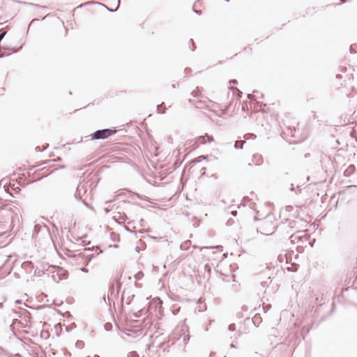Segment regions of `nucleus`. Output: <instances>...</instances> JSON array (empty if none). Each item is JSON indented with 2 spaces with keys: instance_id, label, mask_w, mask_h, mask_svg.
<instances>
[{
  "instance_id": "4d7b16f0",
  "label": "nucleus",
  "mask_w": 357,
  "mask_h": 357,
  "mask_svg": "<svg viewBox=\"0 0 357 357\" xmlns=\"http://www.w3.org/2000/svg\"><path fill=\"white\" fill-rule=\"evenodd\" d=\"M90 181H91V186L93 184V178H91Z\"/></svg>"
},
{
  "instance_id": "e2e57ef3",
  "label": "nucleus",
  "mask_w": 357,
  "mask_h": 357,
  "mask_svg": "<svg viewBox=\"0 0 357 357\" xmlns=\"http://www.w3.org/2000/svg\"><path fill=\"white\" fill-rule=\"evenodd\" d=\"M135 286H136V287H139V284L135 283Z\"/></svg>"
},
{
  "instance_id": "ddd939ff",
  "label": "nucleus",
  "mask_w": 357,
  "mask_h": 357,
  "mask_svg": "<svg viewBox=\"0 0 357 357\" xmlns=\"http://www.w3.org/2000/svg\"><path fill=\"white\" fill-rule=\"evenodd\" d=\"M355 166L354 165H350L349 167L345 170L344 172V176H349L351 175L352 173L355 171Z\"/></svg>"
},
{
  "instance_id": "3c124183",
  "label": "nucleus",
  "mask_w": 357,
  "mask_h": 357,
  "mask_svg": "<svg viewBox=\"0 0 357 357\" xmlns=\"http://www.w3.org/2000/svg\"><path fill=\"white\" fill-rule=\"evenodd\" d=\"M163 351H165H165H167V352H168V351H169L168 348H167V347H165V348H163Z\"/></svg>"
},
{
  "instance_id": "c85d7f7f",
  "label": "nucleus",
  "mask_w": 357,
  "mask_h": 357,
  "mask_svg": "<svg viewBox=\"0 0 357 357\" xmlns=\"http://www.w3.org/2000/svg\"><path fill=\"white\" fill-rule=\"evenodd\" d=\"M190 335H185L183 337V342L185 343V344H187L188 342L190 340Z\"/></svg>"
},
{
  "instance_id": "c756f323",
  "label": "nucleus",
  "mask_w": 357,
  "mask_h": 357,
  "mask_svg": "<svg viewBox=\"0 0 357 357\" xmlns=\"http://www.w3.org/2000/svg\"><path fill=\"white\" fill-rule=\"evenodd\" d=\"M228 330L229 331H234L236 330V325L234 324H231L228 326Z\"/></svg>"
},
{
  "instance_id": "4468645a",
  "label": "nucleus",
  "mask_w": 357,
  "mask_h": 357,
  "mask_svg": "<svg viewBox=\"0 0 357 357\" xmlns=\"http://www.w3.org/2000/svg\"><path fill=\"white\" fill-rule=\"evenodd\" d=\"M77 192H78V194L82 197H84V195H86V190L84 184L79 185L78 186Z\"/></svg>"
},
{
  "instance_id": "e433bc0d",
  "label": "nucleus",
  "mask_w": 357,
  "mask_h": 357,
  "mask_svg": "<svg viewBox=\"0 0 357 357\" xmlns=\"http://www.w3.org/2000/svg\"><path fill=\"white\" fill-rule=\"evenodd\" d=\"M237 211H231L230 214L232 215V216H236L237 215Z\"/></svg>"
},
{
  "instance_id": "0e129e2a",
  "label": "nucleus",
  "mask_w": 357,
  "mask_h": 357,
  "mask_svg": "<svg viewBox=\"0 0 357 357\" xmlns=\"http://www.w3.org/2000/svg\"><path fill=\"white\" fill-rule=\"evenodd\" d=\"M4 35V33L0 35V38H1L3 37V36Z\"/></svg>"
},
{
  "instance_id": "79ce46f5",
  "label": "nucleus",
  "mask_w": 357,
  "mask_h": 357,
  "mask_svg": "<svg viewBox=\"0 0 357 357\" xmlns=\"http://www.w3.org/2000/svg\"><path fill=\"white\" fill-rule=\"evenodd\" d=\"M226 223L230 224V223H234V220L231 218L229 219Z\"/></svg>"
},
{
  "instance_id": "9b49d317",
  "label": "nucleus",
  "mask_w": 357,
  "mask_h": 357,
  "mask_svg": "<svg viewBox=\"0 0 357 357\" xmlns=\"http://www.w3.org/2000/svg\"><path fill=\"white\" fill-rule=\"evenodd\" d=\"M252 162L255 165H261L263 162V158L261 155L255 154L252 157Z\"/></svg>"
},
{
  "instance_id": "7ed1b4c3",
  "label": "nucleus",
  "mask_w": 357,
  "mask_h": 357,
  "mask_svg": "<svg viewBox=\"0 0 357 357\" xmlns=\"http://www.w3.org/2000/svg\"><path fill=\"white\" fill-rule=\"evenodd\" d=\"M73 260L78 270L88 273L89 271L85 266L89 262V255H86L84 252H79L73 256Z\"/></svg>"
},
{
  "instance_id": "6e6552de",
  "label": "nucleus",
  "mask_w": 357,
  "mask_h": 357,
  "mask_svg": "<svg viewBox=\"0 0 357 357\" xmlns=\"http://www.w3.org/2000/svg\"><path fill=\"white\" fill-rule=\"evenodd\" d=\"M103 251V249H102L100 245L91 247V260L98 255L102 253Z\"/></svg>"
},
{
  "instance_id": "9d476101",
  "label": "nucleus",
  "mask_w": 357,
  "mask_h": 357,
  "mask_svg": "<svg viewBox=\"0 0 357 357\" xmlns=\"http://www.w3.org/2000/svg\"><path fill=\"white\" fill-rule=\"evenodd\" d=\"M237 83H238V81H237L236 79H231V80L229 81V84H230L229 88H230L231 90H233V91H234V92H235V91H236L238 92V94L236 95V96H237V98H238V100H240V98H241V97L242 92H241V91H240L236 88V87H233V86H231V84H237Z\"/></svg>"
},
{
  "instance_id": "8fccbe9b",
  "label": "nucleus",
  "mask_w": 357,
  "mask_h": 357,
  "mask_svg": "<svg viewBox=\"0 0 357 357\" xmlns=\"http://www.w3.org/2000/svg\"><path fill=\"white\" fill-rule=\"evenodd\" d=\"M230 347H232V348H236V345L234 343H231Z\"/></svg>"
},
{
  "instance_id": "69168bd1",
  "label": "nucleus",
  "mask_w": 357,
  "mask_h": 357,
  "mask_svg": "<svg viewBox=\"0 0 357 357\" xmlns=\"http://www.w3.org/2000/svg\"><path fill=\"white\" fill-rule=\"evenodd\" d=\"M305 223L308 224L310 222L308 221L305 220Z\"/></svg>"
},
{
  "instance_id": "052dcab7",
  "label": "nucleus",
  "mask_w": 357,
  "mask_h": 357,
  "mask_svg": "<svg viewBox=\"0 0 357 357\" xmlns=\"http://www.w3.org/2000/svg\"><path fill=\"white\" fill-rule=\"evenodd\" d=\"M90 209H91V211H93L94 210V208H93V207L92 206H91Z\"/></svg>"
},
{
  "instance_id": "338daca9",
  "label": "nucleus",
  "mask_w": 357,
  "mask_h": 357,
  "mask_svg": "<svg viewBox=\"0 0 357 357\" xmlns=\"http://www.w3.org/2000/svg\"><path fill=\"white\" fill-rule=\"evenodd\" d=\"M89 250V248H85L84 251Z\"/></svg>"
},
{
  "instance_id": "37998d69",
  "label": "nucleus",
  "mask_w": 357,
  "mask_h": 357,
  "mask_svg": "<svg viewBox=\"0 0 357 357\" xmlns=\"http://www.w3.org/2000/svg\"><path fill=\"white\" fill-rule=\"evenodd\" d=\"M180 337H178V338H174V339L172 340V344H175V342H176L178 340H179V338H180Z\"/></svg>"
},
{
  "instance_id": "6e6d98bb",
  "label": "nucleus",
  "mask_w": 357,
  "mask_h": 357,
  "mask_svg": "<svg viewBox=\"0 0 357 357\" xmlns=\"http://www.w3.org/2000/svg\"><path fill=\"white\" fill-rule=\"evenodd\" d=\"M185 70L186 72H188V71H190V70H191V69H190V68H185Z\"/></svg>"
},
{
  "instance_id": "a878e982",
  "label": "nucleus",
  "mask_w": 357,
  "mask_h": 357,
  "mask_svg": "<svg viewBox=\"0 0 357 357\" xmlns=\"http://www.w3.org/2000/svg\"><path fill=\"white\" fill-rule=\"evenodd\" d=\"M272 218H273V214L269 212L266 215V219L267 220L268 222H270L271 223H272Z\"/></svg>"
},
{
  "instance_id": "1a4fd4ad",
  "label": "nucleus",
  "mask_w": 357,
  "mask_h": 357,
  "mask_svg": "<svg viewBox=\"0 0 357 357\" xmlns=\"http://www.w3.org/2000/svg\"><path fill=\"white\" fill-rule=\"evenodd\" d=\"M212 141H213V137L208 134H206L204 136H200L198 138V142L202 144L210 143Z\"/></svg>"
},
{
  "instance_id": "7c9ffc66",
  "label": "nucleus",
  "mask_w": 357,
  "mask_h": 357,
  "mask_svg": "<svg viewBox=\"0 0 357 357\" xmlns=\"http://www.w3.org/2000/svg\"><path fill=\"white\" fill-rule=\"evenodd\" d=\"M356 45H351L349 47V51H350V53L351 54H356L357 52L356 50H354V47Z\"/></svg>"
},
{
  "instance_id": "2f4dec72",
  "label": "nucleus",
  "mask_w": 357,
  "mask_h": 357,
  "mask_svg": "<svg viewBox=\"0 0 357 357\" xmlns=\"http://www.w3.org/2000/svg\"><path fill=\"white\" fill-rule=\"evenodd\" d=\"M219 246H205V247H202L199 250L202 251V250H204V249H213V248H218Z\"/></svg>"
},
{
  "instance_id": "680f3d73",
  "label": "nucleus",
  "mask_w": 357,
  "mask_h": 357,
  "mask_svg": "<svg viewBox=\"0 0 357 357\" xmlns=\"http://www.w3.org/2000/svg\"><path fill=\"white\" fill-rule=\"evenodd\" d=\"M229 106H227L226 107V110H229Z\"/></svg>"
},
{
  "instance_id": "aec40b11",
  "label": "nucleus",
  "mask_w": 357,
  "mask_h": 357,
  "mask_svg": "<svg viewBox=\"0 0 357 357\" xmlns=\"http://www.w3.org/2000/svg\"><path fill=\"white\" fill-rule=\"evenodd\" d=\"M111 239L113 241H117L119 242L120 241V237L119 234H114L113 232L110 233Z\"/></svg>"
},
{
  "instance_id": "a211bd4d",
  "label": "nucleus",
  "mask_w": 357,
  "mask_h": 357,
  "mask_svg": "<svg viewBox=\"0 0 357 357\" xmlns=\"http://www.w3.org/2000/svg\"><path fill=\"white\" fill-rule=\"evenodd\" d=\"M84 342L82 340H77L75 342V347L77 349H82L84 347Z\"/></svg>"
},
{
  "instance_id": "72a5a7b5",
  "label": "nucleus",
  "mask_w": 357,
  "mask_h": 357,
  "mask_svg": "<svg viewBox=\"0 0 357 357\" xmlns=\"http://www.w3.org/2000/svg\"><path fill=\"white\" fill-rule=\"evenodd\" d=\"M133 316L136 318L140 317H141V311L133 313Z\"/></svg>"
},
{
  "instance_id": "ea45409f",
  "label": "nucleus",
  "mask_w": 357,
  "mask_h": 357,
  "mask_svg": "<svg viewBox=\"0 0 357 357\" xmlns=\"http://www.w3.org/2000/svg\"><path fill=\"white\" fill-rule=\"evenodd\" d=\"M292 209H293V207H292L291 206H287L286 207V210H287V211H291Z\"/></svg>"
},
{
  "instance_id": "58836bf2",
  "label": "nucleus",
  "mask_w": 357,
  "mask_h": 357,
  "mask_svg": "<svg viewBox=\"0 0 357 357\" xmlns=\"http://www.w3.org/2000/svg\"><path fill=\"white\" fill-rule=\"evenodd\" d=\"M124 293L125 291L123 292V294L121 296V305H123V299H124Z\"/></svg>"
},
{
  "instance_id": "c9c22d12",
  "label": "nucleus",
  "mask_w": 357,
  "mask_h": 357,
  "mask_svg": "<svg viewBox=\"0 0 357 357\" xmlns=\"http://www.w3.org/2000/svg\"><path fill=\"white\" fill-rule=\"evenodd\" d=\"M192 11L199 15L202 14L201 10H196L195 8H192Z\"/></svg>"
},
{
  "instance_id": "473e14b6",
  "label": "nucleus",
  "mask_w": 357,
  "mask_h": 357,
  "mask_svg": "<svg viewBox=\"0 0 357 357\" xmlns=\"http://www.w3.org/2000/svg\"><path fill=\"white\" fill-rule=\"evenodd\" d=\"M289 238L291 239V241H294V239H296V238H300V236H296L295 234H292Z\"/></svg>"
},
{
  "instance_id": "09e8293b",
  "label": "nucleus",
  "mask_w": 357,
  "mask_h": 357,
  "mask_svg": "<svg viewBox=\"0 0 357 357\" xmlns=\"http://www.w3.org/2000/svg\"><path fill=\"white\" fill-rule=\"evenodd\" d=\"M40 226V225H35V227H34V231H37L38 230V227Z\"/></svg>"
},
{
  "instance_id": "6ab92c4d",
  "label": "nucleus",
  "mask_w": 357,
  "mask_h": 357,
  "mask_svg": "<svg viewBox=\"0 0 357 357\" xmlns=\"http://www.w3.org/2000/svg\"><path fill=\"white\" fill-rule=\"evenodd\" d=\"M189 48L192 52L195 51V50L197 48L196 44L192 39H190V40H189Z\"/></svg>"
},
{
  "instance_id": "774afa93",
  "label": "nucleus",
  "mask_w": 357,
  "mask_h": 357,
  "mask_svg": "<svg viewBox=\"0 0 357 357\" xmlns=\"http://www.w3.org/2000/svg\"><path fill=\"white\" fill-rule=\"evenodd\" d=\"M287 226H288L287 227H288L289 229H291V226H289V225H287Z\"/></svg>"
},
{
  "instance_id": "a18cd8bd",
  "label": "nucleus",
  "mask_w": 357,
  "mask_h": 357,
  "mask_svg": "<svg viewBox=\"0 0 357 357\" xmlns=\"http://www.w3.org/2000/svg\"><path fill=\"white\" fill-rule=\"evenodd\" d=\"M266 284H267L266 281H264V282H261V286L264 287L266 285Z\"/></svg>"
},
{
  "instance_id": "864d4df0",
  "label": "nucleus",
  "mask_w": 357,
  "mask_h": 357,
  "mask_svg": "<svg viewBox=\"0 0 357 357\" xmlns=\"http://www.w3.org/2000/svg\"><path fill=\"white\" fill-rule=\"evenodd\" d=\"M154 328L155 329V332H157L158 330V327L156 325H155Z\"/></svg>"
},
{
  "instance_id": "a19ab883",
  "label": "nucleus",
  "mask_w": 357,
  "mask_h": 357,
  "mask_svg": "<svg viewBox=\"0 0 357 357\" xmlns=\"http://www.w3.org/2000/svg\"><path fill=\"white\" fill-rule=\"evenodd\" d=\"M108 248H119V245H117V244H114V245H109L108 246Z\"/></svg>"
},
{
  "instance_id": "603ef678",
  "label": "nucleus",
  "mask_w": 357,
  "mask_h": 357,
  "mask_svg": "<svg viewBox=\"0 0 357 357\" xmlns=\"http://www.w3.org/2000/svg\"><path fill=\"white\" fill-rule=\"evenodd\" d=\"M341 77H342V76H341V75H340V74H337V75H336V78H337V79H340Z\"/></svg>"
},
{
  "instance_id": "412c9836",
  "label": "nucleus",
  "mask_w": 357,
  "mask_h": 357,
  "mask_svg": "<svg viewBox=\"0 0 357 357\" xmlns=\"http://www.w3.org/2000/svg\"><path fill=\"white\" fill-rule=\"evenodd\" d=\"M245 143V141L244 142H236L234 144V148L236 149H242L243 144Z\"/></svg>"
},
{
  "instance_id": "5701e85b",
  "label": "nucleus",
  "mask_w": 357,
  "mask_h": 357,
  "mask_svg": "<svg viewBox=\"0 0 357 357\" xmlns=\"http://www.w3.org/2000/svg\"><path fill=\"white\" fill-rule=\"evenodd\" d=\"M134 277L136 280H140L144 277V273L142 271H140L137 272Z\"/></svg>"
},
{
  "instance_id": "20e7f679",
  "label": "nucleus",
  "mask_w": 357,
  "mask_h": 357,
  "mask_svg": "<svg viewBox=\"0 0 357 357\" xmlns=\"http://www.w3.org/2000/svg\"><path fill=\"white\" fill-rule=\"evenodd\" d=\"M122 287V283L120 281V279L116 280V285L114 284H111L109 287V293L107 295V299L109 306L111 307L112 303L115 307V300L119 298V290Z\"/></svg>"
},
{
  "instance_id": "dca6fc26",
  "label": "nucleus",
  "mask_w": 357,
  "mask_h": 357,
  "mask_svg": "<svg viewBox=\"0 0 357 357\" xmlns=\"http://www.w3.org/2000/svg\"><path fill=\"white\" fill-rule=\"evenodd\" d=\"M202 91V87L197 86L196 89L192 91L191 94L194 97H198V96H200Z\"/></svg>"
},
{
  "instance_id": "bb28decb",
  "label": "nucleus",
  "mask_w": 357,
  "mask_h": 357,
  "mask_svg": "<svg viewBox=\"0 0 357 357\" xmlns=\"http://www.w3.org/2000/svg\"><path fill=\"white\" fill-rule=\"evenodd\" d=\"M134 297H135V295H134V294H132V295H131V296H128L127 297V298H126V304H127V305H130V303H131V301H132V300L133 299V298H134Z\"/></svg>"
},
{
  "instance_id": "423d86ee",
  "label": "nucleus",
  "mask_w": 357,
  "mask_h": 357,
  "mask_svg": "<svg viewBox=\"0 0 357 357\" xmlns=\"http://www.w3.org/2000/svg\"><path fill=\"white\" fill-rule=\"evenodd\" d=\"M278 228V225L274 226V225H260V227H257V232L260 233L264 236L273 235Z\"/></svg>"
},
{
  "instance_id": "2eb2a0df",
  "label": "nucleus",
  "mask_w": 357,
  "mask_h": 357,
  "mask_svg": "<svg viewBox=\"0 0 357 357\" xmlns=\"http://www.w3.org/2000/svg\"><path fill=\"white\" fill-rule=\"evenodd\" d=\"M106 206L104 208V211L106 213H109L111 211H114V215H115L114 212L118 211L119 210H116V205H113L110 206V204L105 205Z\"/></svg>"
},
{
  "instance_id": "f3484780",
  "label": "nucleus",
  "mask_w": 357,
  "mask_h": 357,
  "mask_svg": "<svg viewBox=\"0 0 357 357\" xmlns=\"http://www.w3.org/2000/svg\"><path fill=\"white\" fill-rule=\"evenodd\" d=\"M161 107H165V102H162L161 104L157 105V112L159 114H164L166 113V109L165 108L163 110H160Z\"/></svg>"
},
{
  "instance_id": "bf43d9fd",
  "label": "nucleus",
  "mask_w": 357,
  "mask_h": 357,
  "mask_svg": "<svg viewBox=\"0 0 357 357\" xmlns=\"http://www.w3.org/2000/svg\"><path fill=\"white\" fill-rule=\"evenodd\" d=\"M206 167H203V168H202V171H203V172H205V171H206Z\"/></svg>"
},
{
  "instance_id": "4be33fe9",
  "label": "nucleus",
  "mask_w": 357,
  "mask_h": 357,
  "mask_svg": "<svg viewBox=\"0 0 357 357\" xmlns=\"http://www.w3.org/2000/svg\"><path fill=\"white\" fill-rule=\"evenodd\" d=\"M112 324L110 322H107L104 324V328L106 331H111L112 329Z\"/></svg>"
},
{
  "instance_id": "4c0bfd02",
  "label": "nucleus",
  "mask_w": 357,
  "mask_h": 357,
  "mask_svg": "<svg viewBox=\"0 0 357 357\" xmlns=\"http://www.w3.org/2000/svg\"><path fill=\"white\" fill-rule=\"evenodd\" d=\"M310 225V227H313V229H317L319 227V225H316V224H314V225Z\"/></svg>"
},
{
  "instance_id": "cd10ccee",
  "label": "nucleus",
  "mask_w": 357,
  "mask_h": 357,
  "mask_svg": "<svg viewBox=\"0 0 357 357\" xmlns=\"http://www.w3.org/2000/svg\"><path fill=\"white\" fill-rule=\"evenodd\" d=\"M201 158L202 157H197V158H194L193 160H191L190 164H192V163L196 164V163L200 162Z\"/></svg>"
},
{
  "instance_id": "f03ea898",
  "label": "nucleus",
  "mask_w": 357,
  "mask_h": 357,
  "mask_svg": "<svg viewBox=\"0 0 357 357\" xmlns=\"http://www.w3.org/2000/svg\"><path fill=\"white\" fill-rule=\"evenodd\" d=\"M126 190L128 192V193H126L124 192H121L119 193L118 195L114 196V197L112 199L106 200L105 202V205L112 204L116 200H117L118 198L120 197H125L130 198L132 200H134L135 199V197H137L140 200L146 201L148 202L152 203L151 199L146 195H142L137 192H132L130 190Z\"/></svg>"
},
{
  "instance_id": "393cba45",
  "label": "nucleus",
  "mask_w": 357,
  "mask_h": 357,
  "mask_svg": "<svg viewBox=\"0 0 357 357\" xmlns=\"http://www.w3.org/2000/svg\"><path fill=\"white\" fill-rule=\"evenodd\" d=\"M309 331H310V328H305V327H303V328H302V331H301V335L302 336L303 339H304V338H305V336H304V335H305V334L308 333H309Z\"/></svg>"
},
{
  "instance_id": "f257e3e1",
  "label": "nucleus",
  "mask_w": 357,
  "mask_h": 357,
  "mask_svg": "<svg viewBox=\"0 0 357 357\" xmlns=\"http://www.w3.org/2000/svg\"><path fill=\"white\" fill-rule=\"evenodd\" d=\"M116 210H119L114 212L115 215H113V219L116 223H124L126 220H129L127 223H135L143 222L142 218H139V213L142 211V206H139L135 202L123 200L119 202L116 207Z\"/></svg>"
},
{
  "instance_id": "49530a36",
  "label": "nucleus",
  "mask_w": 357,
  "mask_h": 357,
  "mask_svg": "<svg viewBox=\"0 0 357 357\" xmlns=\"http://www.w3.org/2000/svg\"><path fill=\"white\" fill-rule=\"evenodd\" d=\"M165 342H162V343H160V344L159 347H160V348H163V347L165 346Z\"/></svg>"
},
{
  "instance_id": "b1692460",
  "label": "nucleus",
  "mask_w": 357,
  "mask_h": 357,
  "mask_svg": "<svg viewBox=\"0 0 357 357\" xmlns=\"http://www.w3.org/2000/svg\"><path fill=\"white\" fill-rule=\"evenodd\" d=\"M244 137L246 140L250 139H254L256 138V135L253 133H248L244 135Z\"/></svg>"
},
{
  "instance_id": "c03bdc74",
  "label": "nucleus",
  "mask_w": 357,
  "mask_h": 357,
  "mask_svg": "<svg viewBox=\"0 0 357 357\" xmlns=\"http://www.w3.org/2000/svg\"><path fill=\"white\" fill-rule=\"evenodd\" d=\"M290 190H291V191H294L295 190V187H294L293 183L291 184Z\"/></svg>"
},
{
  "instance_id": "13d9d810",
  "label": "nucleus",
  "mask_w": 357,
  "mask_h": 357,
  "mask_svg": "<svg viewBox=\"0 0 357 357\" xmlns=\"http://www.w3.org/2000/svg\"><path fill=\"white\" fill-rule=\"evenodd\" d=\"M16 303H21L22 302H21V301H20V300H17V301H16Z\"/></svg>"
},
{
  "instance_id": "f8f14e48",
  "label": "nucleus",
  "mask_w": 357,
  "mask_h": 357,
  "mask_svg": "<svg viewBox=\"0 0 357 357\" xmlns=\"http://www.w3.org/2000/svg\"><path fill=\"white\" fill-rule=\"evenodd\" d=\"M93 4L101 5L102 6H104L105 8H106L109 12H115L116 10H117L118 8L120 6L121 0H118V5H117V8L116 9L109 8L108 7H107L106 6H105L102 3H99L96 2V1H91V5H93Z\"/></svg>"
},
{
  "instance_id": "5fc2aeb1",
  "label": "nucleus",
  "mask_w": 357,
  "mask_h": 357,
  "mask_svg": "<svg viewBox=\"0 0 357 357\" xmlns=\"http://www.w3.org/2000/svg\"><path fill=\"white\" fill-rule=\"evenodd\" d=\"M254 220L255 221H257V220H259V218L257 216H255L254 217Z\"/></svg>"
},
{
  "instance_id": "f704fd0d",
  "label": "nucleus",
  "mask_w": 357,
  "mask_h": 357,
  "mask_svg": "<svg viewBox=\"0 0 357 357\" xmlns=\"http://www.w3.org/2000/svg\"><path fill=\"white\" fill-rule=\"evenodd\" d=\"M24 264L25 266H31V268H33V263L31 261H26V262H24Z\"/></svg>"
},
{
  "instance_id": "0eeeda50",
  "label": "nucleus",
  "mask_w": 357,
  "mask_h": 357,
  "mask_svg": "<svg viewBox=\"0 0 357 357\" xmlns=\"http://www.w3.org/2000/svg\"><path fill=\"white\" fill-rule=\"evenodd\" d=\"M347 96L349 98V103L351 107L349 112H352L351 114L352 116L355 114V109L357 107V91L353 89L349 94H347Z\"/></svg>"
},
{
  "instance_id": "39448f33",
  "label": "nucleus",
  "mask_w": 357,
  "mask_h": 357,
  "mask_svg": "<svg viewBox=\"0 0 357 357\" xmlns=\"http://www.w3.org/2000/svg\"><path fill=\"white\" fill-rule=\"evenodd\" d=\"M117 132L115 128L97 130L91 133V141L95 139H105Z\"/></svg>"
},
{
  "instance_id": "de8ad7c7",
  "label": "nucleus",
  "mask_w": 357,
  "mask_h": 357,
  "mask_svg": "<svg viewBox=\"0 0 357 357\" xmlns=\"http://www.w3.org/2000/svg\"><path fill=\"white\" fill-rule=\"evenodd\" d=\"M99 102H100V100H98L97 102H96V100H94V101L92 102V104H93V105H98V104H99Z\"/></svg>"
}]
</instances>
